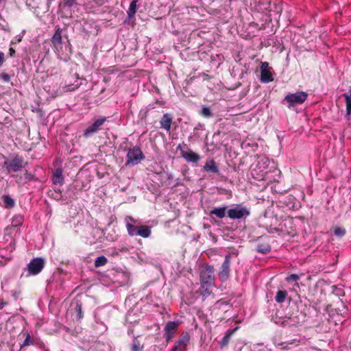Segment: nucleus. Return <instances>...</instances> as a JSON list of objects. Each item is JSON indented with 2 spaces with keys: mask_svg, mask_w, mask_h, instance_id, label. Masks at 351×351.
<instances>
[{
  "mask_svg": "<svg viewBox=\"0 0 351 351\" xmlns=\"http://www.w3.org/2000/svg\"><path fill=\"white\" fill-rule=\"evenodd\" d=\"M206 172L217 173L219 169L216 162L213 160H207L203 168Z\"/></svg>",
  "mask_w": 351,
  "mask_h": 351,
  "instance_id": "obj_17",
  "label": "nucleus"
},
{
  "mask_svg": "<svg viewBox=\"0 0 351 351\" xmlns=\"http://www.w3.org/2000/svg\"><path fill=\"white\" fill-rule=\"evenodd\" d=\"M106 119L105 117H102L97 119L91 125H90L88 128H86L84 132V135L85 137H88L93 134L97 132L100 126L102 125Z\"/></svg>",
  "mask_w": 351,
  "mask_h": 351,
  "instance_id": "obj_9",
  "label": "nucleus"
},
{
  "mask_svg": "<svg viewBox=\"0 0 351 351\" xmlns=\"http://www.w3.org/2000/svg\"><path fill=\"white\" fill-rule=\"evenodd\" d=\"M349 95H351V87L350 88V94Z\"/></svg>",
  "mask_w": 351,
  "mask_h": 351,
  "instance_id": "obj_39",
  "label": "nucleus"
},
{
  "mask_svg": "<svg viewBox=\"0 0 351 351\" xmlns=\"http://www.w3.org/2000/svg\"><path fill=\"white\" fill-rule=\"evenodd\" d=\"M78 310L80 311L81 310V306H78Z\"/></svg>",
  "mask_w": 351,
  "mask_h": 351,
  "instance_id": "obj_38",
  "label": "nucleus"
},
{
  "mask_svg": "<svg viewBox=\"0 0 351 351\" xmlns=\"http://www.w3.org/2000/svg\"><path fill=\"white\" fill-rule=\"evenodd\" d=\"M53 182L54 184L62 185L64 182V178L62 176V171L61 169H57L53 176Z\"/></svg>",
  "mask_w": 351,
  "mask_h": 351,
  "instance_id": "obj_18",
  "label": "nucleus"
},
{
  "mask_svg": "<svg viewBox=\"0 0 351 351\" xmlns=\"http://www.w3.org/2000/svg\"><path fill=\"white\" fill-rule=\"evenodd\" d=\"M189 336L188 334L184 335L175 344L172 351H182L186 348L189 342Z\"/></svg>",
  "mask_w": 351,
  "mask_h": 351,
  "instance_id": "obj_14",
  "label": "nucleus"
},
{
  "mask_svg": "<svg viewBox=\"0 0 351 351\" xmlns=\"http://www.w3.org/2000/svg\"><path fill=\"white\" fill-rule=\"evenodd\" d=\"M125 221L129 235L132 237L136 235L138 228L134 225L137 223V221L130 216H127L125 218Z\"/></svg>",
  "mask_w": 351,
  "mask_h": 351,
  "instance_id": "obj_13",
  "label": "nucleus"
},
{
  "mask_svg": "<svg viewBox=\"0 0 351 351\" xmlns=\"http://www.w3.org/2000/svg\"><path fill=\"white\" fill-rule=\"evenodd\" d=\"M226 207H219L215 208L210 212V215H215L219 219H222L226 215Z\"/></svg>",
  "mask_w": 351,
  "mask_h": 351,
  "instance_id": "obj_19",
  "label": "nucleus"
},
{
  "mask_svg": "<svg viewBox=\"0 0 351 351\" xmlns=\"http://www.w3.org/2000/svg\"><path fill=\"white\" fill-rule=\"evenodd\" d=\"M269 64L267 62H262L261 66V80L262 82L267 83L273 80V76L271 71H269Z\"/></svg>",
  "mask_w": 351,
  "mask_h": 351,
  "instance_id": "obj_10",
  "label": "nucleus"
},
{
  "mask_svg": "<svg viewBox=\"0 0 351 351\" xmlns=\"http://www.w3.org/2000/svg\"><path fill=\"white\" fill-rule=\"evenodd\" d=\"M178 327V324L175 322H169L165 328L164 337L167 341L173 339V335Z\"/></svg>",
  "mask_w": 351,
  "mask_h": 351,
  "instance_id": "obj_11",
  "label": "nucleus"
},
{
  "mask_svg": "<svg viewBox=\"0 0 351 351\" xmlns=\"http://www.w3.org/2000/svg\"><path fill=\"white\" fill-rule=\"evenodd\" d=\"M343 97L345 98L346 101L347 115L350 116L351 114V95H349L348 93H344L343 94Z\"/></svg>",
  "mask_w": 351,
  "mask_h": 351,
  "instance_id": "obj_23",
  "label": "nucleus"
},
{
  "mask_svg": "<svg viewBox=\"0 0 351 351\" xmlns=\"http://www.w3.org/2000/svg\"><path fill=\"white\" fill-rule=\"evenodd\" d=\"M287 296V292L286 291L280 290L276 293L275 300L278 303H282L285 302Z\"/></svg>",
  "mask_w": 351,
  "mask_h": 351,
  "instance_id": "obj_22",
  "label": "nucleus"
},
{
  "mask_svg": "<svg viewBox=\"0 0 351 351\" xmlns=\"http://www.w3.org/2000/svg\"><path fill=\"white\" fill-rule=\"evenodd\" d=\"M215 269L211 265H206L200 271L201 289L203 296L210 294L212 289L215 287Z\"/></svg>",
  "mask_w": 351,
  "mask_h": 351,
  "instance_id": "obj_1",
  "label": "nucleus"
},
{
  "mask_svg": "<svg viewBox=\"0 0 351 351\" xmlns=\"http://www.w3.org/2000/svg\"><path fill=\"white\" fill-rule=\"evenodd\" d=\"M132 351H141L143 350V346L138 341H134L131 345Z\"/></svg>",
  "mask_w": 351,
  "mask_h": 351,
  "instance_id": "obj_27",
  "label": "nucleus"
},
{
  "mask_svg": "<svg viewBox=\"0 0 351 351\" xmlns=\"http://www.w3.org/2000/svg\"><path fill=\"white\" fill-rule=\"evenodd\" d=\"M334 233L337 237H341L345 234L346 230L344 228H342L340 227H336L334 229Z\"/></svg>",
  "mask_w": 351,
  "mask_h": 351,
  "instance_id": "obj_28",
  "label": "nucleus"
},
{
  "mask_svg": "<svg viewBox=\"0 0 351 351\" xmlns=\"http://www.w3.org/2000/svg\"><path fill=\"white\" fill-rule=\"evenodd\" d=\"M271 162L267 157L262 156L258 158L256 167L252 169V171H257V178L263 179L264 174L267 173V169L269 167Z\"/></svg>",
  "mask_w": 351,
  "mask_h": 351,
  "instance_id": "obj_5",
  "label": "nucleus"
},
{
  "mask_svg": "<svg viewBox=\"0 0 351 351\" xmlns=\"http://www.w3.org/2000/svg\"><path fill=\"white\" fill-rule=\"evenodd\" d=\"M258 251L264 254H266L270 251V247L267 245L264 247V248H262L261 246L258 247Z\"/></svg>",
  "mask_w": 351,
  "mask_h": 351,
  "instance_id": "obj_33",
  "label": "nucleus"
},
{
  "mask_svg": "<svg viewBox=\"0 0 351 351\" xmlns=\"http://www.w3.org/2000/svg\"><path fill=\"white\" fill-rule=\"evenodd\" d=\"M230 255L227 254L225 256V260L221 265V271L219 272V278L221 281H226L230 274Z\"/></svg>",
  "mask_w": 351,
  "mask_h": 351,
  "instance_id": "obj_8",
  "label": "nucleus"
},
{
  "mask_svg": "<svg viewBox=\"0 0 351 351\" xmlns=\"http://www.w3.org/2000/svg\"><path fill=\"white\" fill-rule=\"evenodd\" d=\"M182 156L187 161L191 162H197L200 160V156L192 150L182 152Z\"/></svg>",
  "mask_w": 351,
  "mask_h": 351,
  "instance_id": "obj_15",
  "label": "nucleus"
},
{
  "mask_svg": "<svg viewBox=\"0 0 351 351\" xmlns=\"http://www.w3.org/2000/svg\"><path fill=\"white\" fill-rule=\"evenodd\" d=\"M51 42L53 43L56 51L58 53H60V51L62 50V42L61 30L60 29H56L55 34L52 37Z\"/></svg>",
  "mask_w": 351,
  "mask_h": 351,
  "instance_id": "obj_12",
  "label": "nucleus"
},
{
  "mask_svg": "<svg viewBox=\"0 0 351 351\" xmlns=\"http://www.w3.org/2000/svg\"><path fill=\"white\" fill-rule=\"evenodd\" d=\"M25 167V163L22 158L15 157L12 160H6L4 162L3 167H5L8 173L11 171L17 172Z\"/></svg>",
  "mask_w": 351,
  "mask_h": 351,
  "instance_id": "obj_6",
  "label": "nucleus"
},
{
  "mask_svg": "<svg viewBox=\"0 0 351 351\" xmlns=\"http://www.w3.org/2000/svg\"><path fill=\"white\" fill-rule=\"evenodd\" d=\"M299 280V276L297 274H291L286 278V280L289 281H297Z\"/></svg>",
  "mask_w": 351,
  "mask_h": 351,
  "instance_id": "obj_32",
  "label": "nucleus"
},
{
  "mask_svg": "<svg viewBox=\"0 0 351 351\" xmlns=\"http://www.w3.org/2000/svg\"><path fill=\"white\" fill-rule=\"evenodd\" d=\"M4 60V53L0 52V64L3 62Z\"/></svg>",
  "mask_w": 351,
  "mask_h": 351,
  "instance_id": "obj_35",
  "label": "nucleus"
},
{
  "mask_svg": "<svg viewBox=\"0 0 351 351\" xmlns=\"http://www.w3.org/2000/svg\"><path fill=\"white\" fill-rule=\"evenodd\" d=\"M45 265V260L41 258H36L28 264V271L30 275H36L40 273Z\"/></svg>",
  "mask_w": 351,
  "mask_h": 351,
  "instance_id": "obj_7",
  "label": "nucleus"
},
{
  "mask_svg": "<svg viewBox=\"0 0 351 351\" xmlns=\"http://www.w3.org/2000/svg\"><path fill=\"white\" fill-rule=\"evenodd\" d=\"M172 117L169 114H165L160 121L161 128L169 131L171 128Z\"/></svg>",
  "mask_w": 351,
  "mask_h": 351,
  "instance_id": "obj_16",
  "label": "nucleus"
},
{
  "mask_svg": "<svg viewBox=\"0 0 351 351\" xmlns=\"http://www.w3.org/2000/svg\"><path fill=\"white\" fill-rule=\"evenodd\" d=\"M201 114L205 117H210L212 115L210 109L207 107H204L202 109Z\"/></svg>",
  "mask_w": 351,
  "mask_h": 351,
  "instance_id": "obj_30",
  "label": "nucleus"
},
{
  "mask_svg": "<svg viewBox=\"0 0 351 351\" xmlns=\"http://www.w3.org/2000/svg\"><path fill=\"white\" fill-rule=\"evenodd\" d=\"M10 54L11 55H12V53H14V50L13 49H10Z\"/></svg>",
  "mask_w": 351,
  "mask_h": 351,
  "instance_id": "obj_37",
  "label": "nucleus"
},
{
  "mask_svg": "<svg viewBox=\"0 0 351 351\" xmlns=\"http://www.w3.org/2000/svg\"><path fill=\"white\" fill-rule=\"evenodd\" d=\"M250 212L249 209L241 205H237L232 208H230L228 211V216L231 219H240L242 218H246L249 216Z\"/></svg>",
  "mask_w": 351,
  "mask_h": 351,
  "instance_id": "obj_4",
  "label": "nucleus"
},
{
  "mask_svg": "<svg viewBox=\"0 0 351 351\" xmlns=\"http://www.w3.org/2000/svg\"><path fill=\"white\" fill-rule=\"evenodd\" d=\"M66 6L71 7L75 3V0H64Z\"/></svg>",
  "mask_w": 351,
  "mask_h": 351,
  "instance_id": "obj_34",
  "label": "nucleus"
},
{
  "mask_svg": "<svg viewBox=\"0 0 351 351\" xmlns=\"http://www.w3.org/2000/svg\"><path fill=\"white\" fill-rule=\"evenodd\" d=\"M137 10V1L133 0L130 4L128 10V16L129 19H132L136 14Z\"/></svg>",
  "mask_w": 351,
  "mask_h": 351,
  "instance_id": "obj_21",
  "label": "nucleus"
},
{
  "mask_svg": "<svg viewBox=\"0 0 351 351\" xmlns=\"http://www.w3.org/2000/svg\"><path fill=\"white\" fill-rule=\"evenodd\" d=\"M106 263L107 258L104 256H101L95 259L94 264L95 267H99L105 265Z\"/></svg>",
  "mask_w": 351,
  "mask_h": 351,
  "instance_id": "obj_25",
  "label": "nucleus"
},
{
  "mask_svg": "<svg viewBox=\"0 0 351 351\" xmlns=\"http://www.w3.org/2000/svg\"><path fill=\"white\" fill-rule=\"evenodd\" d=\"M3 201L5 208H11L14 206V201L9 195L3 196Z\"/></svg>",
  "mask_w": 351,
  "mask_h": 351,
  "instance_id": "obj_24",
  "label": "nucleus"
},
{
  "mask_svg": "<svg viewBox=\"0 0 351 351\" xmlns=\"http://www.w3.org/2000/svg\"><path fill=\"white\" fill-rule=\"evenodd\" d=\"M151 234V230L148 226H141L138 228L136 235L141 236L143 238H147Z\"/></svg>",
  "mask_w": 351,
  "mask_h": 351,
  "instance_id": "obj_20",
  "label": "nucleus"
},
{
  "mask_svg": "<svg viewBox=\"0 0 351 351\" xmlns=\"http://www.w3.org/2000/svg\"><path fill=\"white\" fill-rule=\"evenodd\" d=\"M33 340L32 339L31 337H30V335L29 333H27L26 335V338L24 340L23 344L21 345V347H24V346H29V345H32L33 344Z\"/></svg>",
  "mask_w": 351,
  "mask_h": 351,
  "instance_id": "obj_29",
  "label": "nucleus"
},
{
  "mask_svg": "<svg viewBox=\"0 0 351 351\" xmlns=\"http://www.w3.org/2000/svg\"><path fill=\"white\" fill-rule=\"evenodd\" d=\"M23 219L22 217L18 216L16 217L12 221V225L14 226H17L18 225L22 223Z\"/></svg>",
  "mask_w": 351,
  "mask_h": 351,
  "instance_id": "obj_31",
  "label": "nucleus"
},
{
  "mask_svg": "<svg viewBox=\"0 0 351 351\" xmlns=\"http://www.w3.org/2000/svg\"><path fill=\"white\" fill-rule=\"evenodd\" d=\"M228 336H226V337H224V339H228Z\"/></svg>",
  "mask_w": 351,
  "mask_h": 351,
  "instance_id": "obj_40",
  "label": "nucleus"
},
{
  "mask_svg": "<svg viewBox=\"0 0 351 351\" xmlns=\"http://www.w3.org/2000/svg\"><path fill=\"white\" fill-rule=\"evenodd\" d=\"M296 324V321L295 320H293V319H291V317H287L286 319H285L282 323H281V325L283 326H295Z\"/></svg>",
  "mask_w": 351,
  "mask_h": 351,
  "instance_id": "obj_26",
  "label": "nucleus"
},
{
  "mask_svg": "<svg viewBox=\"0 0 351 351\" xmlns=\"http://www.w3.org/2000/svg\"><path fill=\"white\" fill-rule=\"evenodd\" d=\"M144 159V156L138 147H133L128 152L126 165L134 166Z\"/></svg>",
  "mask_w": 351,
  "mask_h": 351,
  "instance_id": "obj_3",
  "label": "nucleus"
},
{
  "mask_svg": "<svg viewBox=\"0 0 351 351\" xmlns=\"http://www.w3.org/2000/svg\"><path fill=\"white\" fill-rule=\"evenodd\" d=\"M307 97V93L304 91H299L295 93H289L285 96L283 102H286L287 106L291 108L295 105L302 104L305 101Z\"/></svg>",
  "mask_w": 351,
  "mask_h": 351,
  "instance_id": "obj_2",
  "label": "nucleus"
},
{
  "mask_svg": "<svg viewBox=\"0 0 351 351\" xmlns=\"http://www.w3.org/2000/svg\"><path fill=\"white\" fill-rule=\"evenodd\" d=\"M5 305V302H4L3 300H0V309L3 308Z\"/></svg>",
  "mask_w": 351,
  "mask_h": 351,
  "instance_id": "obj_36",
  "label": "nucleus"
}]
</instances>
